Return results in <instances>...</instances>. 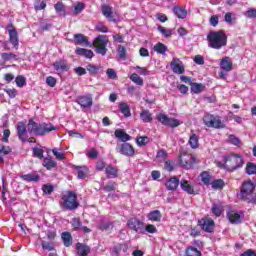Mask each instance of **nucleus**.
I'll list each match as a JSON object with an SVG mask.
<instances>
[{
    "mask_svg": "<svg viewBox=\"0 0 256 256\" xmlns=\"http://www.w3.org/2000/svg\"><path fill=\"white\" fill-rule=\"evenodd\" d=\"M193 163H195V158L192 155H184L180 158V164L185 169H191Z\"/></svg>",
    "mask_w": 256,
    "mask_h": 256,
    "instance_id": "nucleus-14",
    "label": "nucleus"
},
{
    "mask_svg": "<svg viewBox=\"0 0 256 256\" xmlns=\"http://www.w3.org/2000/svg\"><path fill=\"white\" fill-rule=\"evenodd\" d=\"M61 237L65 247H71L73 243V238L71 237V233L63 232Z\"/></svg>",
    "mask_w": 256,
    "mask_h": 256,
    "instance_id": "nucleus-30",
    "label": "nucleus"
},
{
    "mask_svg": "<svg viewBox=\"0 0 256 256\" xmlns=\"http://www.w3.org/2000/svg\"><path fill=\"white\" fill-rule=\"evenodd\" d=\"M211 185H212V189L217 191L225 187V181H223V179H217L212 181Z\"/></svg>",
    "mask_w": 256,
    "mask_h": 256,
    "instance_id": "nucleus-34",
    "label": "nucleus"
},
{
    "mask_svg": "<svg viewBox=\"0 0 256 256\" xmlns=\"http://www.w3.org/2000/svg\"><path fill=\"white\" fill-rule=\"evenodd\" d=\"M180 187L185 191V193H188V195H195V189L191 184H189V181L181 180Z\"/></svg>",
    "mask_w": 256,
    "mask_h": 256,
    "instance_id": "nucleus-23",
    "label": "nucleus"
},
{
    "mask_svg": "<svg viewBox=\"0 0 256 256\" xmlns=\"http://www.w3.org/2000/svg\"><path fill=\"white\" fill-rule=\"evenodd\" d=\"M246 173L247 175H256V164L248 162L246 165Z\"/></svg>",
    "mask_w": 256,
    "mask_h": 256,
    "instance_id": "nucleus-41",
    "label": "nucleus"
},
{
    "mask_svg": "<svg viewBox=\"0 0 256 256\" xmlns=\"http://www.w3.org/2000/svg\"><path fill=\"white\" fill-rule=\"evenodd\" d=\"M105 173L108 179H117V177H119V170L112 165L106 166Z\"/></svg>",
    "mask_w": 256,
    "mask_h": 256,
    "instance_id": "nucleus-19",
    "label": "nucleus"
},
{
    "mask_svg": "<svg viewBox=\"0 0 256 256\" xmlns=\"http://www.w3.org/2000/svg\"><path fill=\"white\" fill-rule=\"evenodd\" d=\"M96 31H98L99 33H109V29L107 28V26L103 25V23H98L96 25Z\"/></svg>",
    "mask_w": 256,
    "mask_h": 256,
    "instance_id": "nucleus-51",
    "label": "nucleus"
},
{
    "mask_svg": "<svg viewBox=\"0 0 256 256\" xmlns=\"http://www.w3.org/2000/svg\"><path fill=\"white\" fill-rule=\"evenodd\" d=\"M245 165L243 161V157L239 154H231L225 157L224 167L227 171H237V169H241Z\"/></svg>",
    "mask_w": 256,
    "mask_h": 256,
    "instance_id": "nucleus-3",
    "label": "nucleus"
},
{
    "mask_svg": "<svg viewBox=\"0 0 256 256\" xmlns=\"http://www.w3.org/2000/svg\"><path fill=\"white\" fill-rule=\"evenodd\" d=\"M98 229L100 231H110V229H113V226L109 222H102L99 224Z\"/></svg>",
    "mask_w": 256,
    "mask_h": 256,
    "instance_id": "nucleus-47",
    "label": "nucleus"
},
{
    "mask_svg": "<svg viewBox=\"0 0 256 256\" xmlns=\"http://www.w3.org/2000/svg\"><path fill=\"white\" fill-rule=\"evenodd\" d=\"M200 177L202 179V183H204V185H211V181H212V177L211 174H209V172H202L200 174Z\"/></svg>",
    "mask_w": 256,
    "mask_h": 256,
    "instance_id": "nucleus-35",
    "label": "nucleus"
},
{
    "mask_svg": "<svg viewBox=\"0 0 256 256\" xmlns=\"http://www.w3.org/2000/svg\"><path fill=\"white\" fill-rule=\"evenodd\" d=\"M102 15L108 19V21H111L112 23H116L117 19L113 17V7L109 5H103L102 6Z\"/></svg>",
    "mask_w": 256,
    "mask_h": 256,
    "instance_id": "nucleus-13",
    "label": "nucleus"
},
{
    "mask_svg": "<svg viewBox=\"0 0 256 256\" xmlns=\"http://www.w3.org/2000/svg\"><path fill=\"white\" fill-rule=\"evenodd\" d=\"M54 9L58 15H62V17H65V5H63V2H58L55 4Z\"/></svg>",
    "mask_w": 256,
    "mask_h": 256,
    "instance_id": "nucleus-39",
    "label": "nucleus"
},
{
    "mask_svg": "<svg viewBox=\"0 0 256 256\" xmlns=\"http://www.w3.org/2000/svg\"><path fill=\"white\" fill-rule=\"evenodd\" d=\"M116 139L122 141V143H127V141H131V136L125 132L123 129H117L114 132Z\"/></svg>",
    "mask_w": 256,
    "mask_h": 256,
    "instance_id": "nucleus-16",
    "label": "nucleus"
},
{
    "mask_svg": "<svg viewBox=\"0 0 256 256\" xmlns=\"http://www.w3.org/2000/svg\"><path fill=\"white\" fill-rule=\"evenodd\" d=\"M117 184L115 182H109L106 186H104V191L108 193L111 191H115Z\"/></svg>",
    "mask_w": 256,
    "mask_h": 256,
    "instance_id": "nucleus-53",
    "label": "nucleus"
},
{
    "mask_svg": "<svg viewBox=\"0 0 256 256\" xmlns=\"http://www.w3.org/2000/svg\"><path fill=\"white\" fill-rule=\"evenodd\" d=\"M53 65L56 71H69V66L64 60L57 61Z\"/></svg>",
    "mask_w": 256,
    "mask_h": 256,
    "instance_id": "nucleus-29",
    "label": "nucleus"
},
{
    "mask_svg": "<svg viewBox=\"0 0 256 256\" xmlns=\"http://www.w3.org/2000/svg\"><path fill=\"white\" fill-rule=\"evenodd\" d=\"M212 213L214 215H216V217H220L221 213H223V211L221 210V208L217 204H214L213 207H212Z\"/></svg>",
    "mask_w": 256,
    "mask_h": 256,
    "instance_id": "nucleus-60",
    "label": "nucleus"
},
{
    "mask_svg": "<svg viewBox=\"0 0 256 256\" xmlns=\"http://www.w3.org/2000/svg\"><path fill=\"white\" fill-rule=\"evenodd\" d=\"M1 58L4 61H11L12 59H17V55L13 53H1Z\"/></svg>",
    "mask_w": 256,
    "mask_h": 256,
    "instance_id": "nucleus-50",
    "label": "nucleus"
},
{
    "mask_svg": "<svg viewBox=\"0 0 256 256\" xmlns=\"http://www.w3.org/2000/svg\"><path fill=\"white\" fill-rule=\"evenodd\" d=\"M20 177L23 179V181H27L28 183L29 182H37V181H39V179H41L39 174H37L35 172L29 173V174H24V175H21Z\"/></svg>",
    "mask_w": 256,
    "mask_h": 256,
    "instance_id": "nucleus-25",
    "label": "nucleus"
},
{
    "mask_svg": "<svg viewBox=\"0 0 256 256\" xmlns=\"http://www.w3.org/2000/svg\"><path fill=\"white\" fill-rule=\"evenodd\" d=\"M147 141H149V137L140 136L137 138L136 143L139 147H143V146L147 145Z\"/></svg>",
    "mask_w": 256,
    "mask_h": 256,
    "instance_id": "nucleus-48",
    "label": "nucleus"
},
{
    "mask_svg": "<svg viewBox=\"0 0 256 256\" xmlns=\"http://www.w3.org/2000/svg\"><path fill=\"white\" fill-rule=\"evenodd\" d=\"M165 186L168 191H175V189L179 187V178L177 177L170 178L169 180H167Z\"/></svg>",
    "mask_w": 256,
    "mask_h": 256,
    "instance_id": "nucleus-22",
    "label": "nucleus"
},
{
    "mask_svg": "<svg viewBox=\"0 0 256 256\" xmlns=\"http://www.w3.org/2000/svg\"><path fill=\"white\" fill-rule=\"evenodd\" d=\"M158 31L164 35V37H171L173 35V32L163 26H158Z\"/></svg>",
    "mask_w": 256,
    "mask_h": 256,
    "instance_id": "nucleus-49",
    "label": "nucleus"
},
{
    "mask_svg": "<svg viewBox=\"0 0 256 256\" xmlns=\"http://www.w3.org/2000/svg\"><path fill=\"white\" fill-rule=\"evenodd\" d=\"M81 219L79 218H73L72 219V227L73 229L77 230V229H81Z\"/></svg>",
    "mask_w": 256,
    "mask_h": 256,
    "instance_id": "nucleus-55",
    "label": "nucleus"
},
{
    "mask_svg": "<svg viewBox=\"0 0 256 256\" xmlns=\"http://www.w3.org/2000/svg\"><path fill=\"white\" fill-rule=\"evenodd\" d=\"M254 191H255V184L251 180L244 182L242 185L241 193H240V199H242L243 201H249Z\"/></svg>",
    "mask_w": 256,
    "mask_h": 256,
    "instance_id": "nucleus-7",
    "label": "nucleus"
},
{
    "mask_svg": "<svg viewBox=\"0 0 256 256\" xmlns=\"http://www.w3.org/2000/svg\"><path fill=\"white\" fill-rule=\"evenodd\" d=\"M42 191H43V193H45V195H51V193H53V185L45 184L42 187Z\"/></svg>",
    "mask_w": 256,
    "mask_h": 256,
    "instance_id": "nucleus-52",
    "label": "nucleus"
},
{
    "mask_svg": "<svg viewBox=\"0 0 256 256\" xmlns=\"http://www.w3.org/2000/svg\"><path fill=\"white\" fill-rule=\"evenodd\" d=\"M189 145L191 149H197L199 147V138L195 134L190 136Z\"/></svg>",
    "mask_w": 256,
    "mask_h": 256,
    "instance_id": "nucleus-37",
    "label": "nucleus"
},
{
    "mask_svg": "<svg viewBox=\"0 0 256 256\" xmlns=\"http://www.w3.org/2000/svg\"><path fill=\"white\" fill-rule=\"evenodd\" d=\"M170 67L173 73H176L177 75H183V73H185V67H183V62L180 61L179 58H173Z\"/></svg>",
    "mask_w": 256,
    "mask_h": 256,
    "instance_id": "nucleus-10",
    "label": "nucleus"
},
{
    "mask_svg": "<svg viewBox=\"0 0 256 256\" xmlns=\"http://www.w3.org/2000/svg\"><path fill=\"white\" fill-rule=\"evenodd\" d=\"M45 7H47V3H45V1H41V0L35 1L34 9H36V11H41L45 9Z\"/></svg>",
    "mask_w": 256,
    "mask_h": 256,
    "instance_id": "nucleus-44",
    "label": "nucleus"
},
{
    "mask_svg": "<svg viewBox=\"0 0 256 256\" xmlns=\"http://www.w3.org/2000/svg\"><path fill=\"white\" fill-rule=\"evenodd\" d=\"M43 165L46 167V169H48V171H51V169L57 167V162L51 158H45Z\"/></svg>",
    "mask_w": 256,
    "mask_h": 256,
    "instance_id": "nucleus-33",
    "label": "nucleus"
},
{
    "mask_svg": "<svg viewBox=\"0 0 256 256\" xmlns=\"http://www.w3.org/2000/svg\"><path fill=\"white\" fill-rule=\"evenodd\" d=\"M116 151L121 153V155H125L126 157H133L135 155V148L127 142L123 144H117Z\"/></svg>",
    "mask_w": 256,
    "mask_h": 256,
    "instance_id": "nucleus-9",
    "label": "nucleus"
},
{
    "mask_svg": "<svg viewBox=\"0 0 256 256\" xmlns=\"http://www.w3.org/2000/svg\"><path fill=\"white\" fill-rule=\"evenodd\" d=\"M203 121L206 127H212L213 129H225V124H223L219 116L206 114Z\"/></svg>",
    "mask_w": 256,
    "mask_h": 256,
    "instance_id": "nucleus-6",
    "label": "nucleus"
},
{
    "mask_svg": "<svg viewBox=\"0 0 256 256\" xmlns=\"http://www.w3.org/2000/svg\"><path fill=\"white\" fill-rule=\"evenodd\" d=\"M77 103L79 106L87 109L93 106V98L91 96H81L77 99Z\"/></svg>",
    "mask_w": 256,
    "mask_h": 256,
    "instance_id": "nucleus-15",
    "label": "nucleus"
},
{
    "mask_svg": "<svg viewBox=\"0 0 256 256\" xmlns=\"http://www.w3.org/2000/svg\"><path fill=\"white\" fill-rule=\"evenodd\" d=\"M161 217H162V215H161V211H159V210H154V211H152V212H150L149 214H148V219L150 220V221H155V222H159V221H161Z\"/></svg>",
    "mask_w": 256,
    "mask_h": 256,
    "instance_id": "nucleus-31",
    "label": "nucleus"
},
{
    "mask_svg": "<svg viewBox=\"0 0 256 256\" xmlns=\"http://www.w3.org/2000/svg\"><path fill=\"white\" fill-rule=\"evenodd\" d=\"M127 226L129 227V229H132V231H139V229H141L143 227V222H141L140 220L136 219V218H131L128 220L127 222Z\"/></svg>",
    "mask_w": 256,
    "mask_h": 256,
    "instance_id": "nucleus-17",
    "label": "nucleus"
},
{
    "mask_svg": "<svg viewBox=\"0 0 256 256\" xmlns=\"http://www.w3.org/2000/svg\"><path fill=\"white\" fill-rule=\"evenodd\" d=\"M207 39L209 47L212 49H221V47H225V45H227V35H225L223 30L210 32Z\"/></svg>",
    "mask_w": 256,
    "mask_h": 256,
    "instance_id": "nucleus-2",
    "label": "nucleus"
},
{
    "mask_svg": "<svg viewBox=\"0 0 256 256\" xmlns=\"http://www.w3.org/2000/svg\"><path fill=\"white\" fill-rule=\"evenodd\" d=\"M8 33H9L10 43L13 45V47H15V49H18L19 35L17 34V30L13 25L8 26Z\"/></svg>",
    "mask_w": 256,
    "mask_h": 256,
    "instance_id": "nucleus-12",
    "label": "nucleus"
},
{
    "mask_svg": "<svg viewBox=\"0 0 256 256\" xmlns=\"http://www.w3.org/2000/svg\"><path fill=\"white\" fill-rule=\"evenodd\" d=\"M99 69H101V66L88 64L86 66V70L89 72L90 75H97L99 73Z\"/></svg>",
    "mask_w": 256,
    "mask_h": 256,
    "instance_id": "nucleus-38",
    "label": "nucleus"
},
{
    "mask_svg": "<svg viewBox=\"0 0 256 256\" xmlns=\"http://www.w3.org/2000/svg\"><path fill=\"white\" fill-rule=\"evenodd\" d=\"M220 67L223 71H233V61L229 57H224L220 62Z\"/></svg>",
    "mask_w": 256,
    "mask_h": 256,
    "instance_id": "nucleus-18",
    "label": "nucleus"
},
{
    "mask_svg": "<svg viewBox=\"0 0 256 256\" xmlns=\"http://www.w3.org/2000/svg\"><path fill=\"white\" fill-rule=\"evenodd\" d=\"M74 72L76 73V75H79V77L87 75V70L83 67L74 68Z\"/></svg>",
    "mask_w": 256,
    "mask_h": 256,
    "instance_id": "nucleus-62",
    "label": "nucleus"
},
{
    "mask_svg": "<svg viewBox=\"0 0 256 256\" xmlns=\"http://www.w3.org/2000/svg\"><path fill=\"white\" fill-rule=\"evenodd\" d=\"M156 119L161 123L162 125H165L166 127H179L181 125V121L175 118H170L166 114H158L156 116Z\"/></svg>",
    "mask_w": 256,
    "mask_h": 256,
    "instance_id": "nucleus-8",
    "label": "nucleus"
},
{
    "mask_svg": "<svg viewBox=\"0 0 256 256\" xmlns=\"http://www.w3.org/2000/svg\"><path fill=\"white\" fill-rule=\"evenodd\" d=\"M140 119L143 123H151V121H153V115L149 110H142L140 113Z\"/></svg>",
    "mask_w": 256,
    "mask_h": 256,
    "instance_id": "nucleus-26",
    "label": "nucleus"
},
{
    "mask_svg": "<svg viewBox=\"0 0 256 256\" xmlns=\"http://www.w3.org/2000/svg\"><path fill=\"white\" fill-rule=\"evenodd\" d=\"M74 39L76 45H85L86 47H93V44L87 41V38L83 34H75Z\"/></svg>",
    "mask_w": 256,
    "mask_h": 256,
    "instance_id": "nucleus-20",
    "label": "nucleus"
},
{
    "mask_svg": "<svg viewBox=\"0 0 256 256\" xmlns=\"http://www.w3.org/2000/svg\"><path fill=\"white\" fill-rule=\"evenodd\" d=\"M27 131L30 135L43 136L47 135V133H51V131H57V127L53 126L51 123L39 124L33 119L29 120L27 126H25V123L19 122L17 125V135L23 143H27Z\"/></svg>",
    "mask_w": 256,
    "mask_h": 256,
    "instance_id": "nucleus-1",
    "label": "nucleus"
},
{
    "mask_svg": "<svg viewBox=\"0 0 256 256\" xmlns=\"http://www.w3.org/2000/svg\"><path fill=\"white\" fill-rule=\"evenodd\" d=\"M154 50L157 53H160V55H164V53L167 52V46H165L163 43H158L154 46Z\"/></svg>",
    "mask_w": 256,
    "mask_h": 256,
    "instance_id": "nucleus-42",
    "label": "nucleus"
},
{
    "mask_svg": "<svg viewBox=\"0 0 256 256\" xmlns=\"http://www.w3.org/2000/svg\"><path fill=\"white\" fill-rule=\"evenodd\" d=\"M245 15H246V17H249L250 19L253 17H256V10L250 9V10L246 11Z\"/></svg>",
    "mask_w": 256,
    "mask_h": 256,
    "instance_id": "nucleus-64",
    "label": "nucleus"
},
{
    "mask_svg": "<svg viewBox=\"0 0 256 256\" xmlns=\"http://www.w3.org/2000/svg\"><path fill=\"white\" fill-rule=\"evenodd\" d=\"M33 155H34V157H37L38 159H43V149L34 148L33 149Z\"/></svg>",
    "mask_w": 256,
    "mask_h": 256,
    "instance_id": "nucleus-59",
    "label": "nucleus"
},
{
    "mask_svg": "<svg viewBox=\"0 0 256 256\" xmlns=\"http://www.w3.org/2000/svg\"><path fill=\"white\" fill-rule=\"evenodd\" d=\"M52 153L56 157V159H58V161H63V159H65V154L57 151V148H54L52 150Z\"/></svg>",
    "mask_w": 256,
    "mask_h": 256,
    "instance_id": "nucleus-54",
    "label": "nucleus"
},
{
    "mask_svg": "<svg viewBox=\"0 0 256 256\" xmlns=\"http://www.w3.org/2000/svg\"><path fill=\"white\" fill-rule=\"evenodd\" d=\"M62 207L68 211H73L79 207V202H77V194L74 192H67L62 196Z\"/></svg>",
    "mask_w": 256,
    "mask_h": 256,
    "instance_id": "nucleus-4",
    "label": "nucleus"
},
{
    "mask_svg": "<svg viewBox=\"0 0 256 256\" xmlns=\"http://www.w3.org/2000/svg\"><path fill=\"white\" fill-rule=\"evenodd\" d=\"M16 85H17V87H24L25 86V83H26V81H25V77H23V76H18V77H16Z\"/></svg>",
    "mask_w": 256,
    "mask_h": 256,
    "instance_id": "nucleus-61",
    "label": "nucleus"
},
{
    "mask_svg": "<svg viewBox=\"0 0 256 256\" xmlns=\"http://www.w3.org/2000/svg\"><path fill=\"white\" fill-rule=\"evenodd\" d=\"M173 11L174 14L178 17V19H185V17H187V10L179 6H175Z\"/></svg>",
    "mask_w": 256,
    "mask_h": 256,
    "instance_id": "nucleus-32",
    "label": "nucleus"
},
{
    "mask_svg": "<svg viewBox=\"0 0 256 256\" xmlns=\"http://www.w3.org/2000/svg\"><path fill=\"white\" fill-rule=\"evenodd\" d=\"M204 89H205V86H203V84H199V83L191 84L192 93L199 94V93L203 92Z\"/></svg>",
    "mask_w": 256,
    "mask_h": 256,
    "instance_id": "nucleus-36",
    "label": "nucleus"
},
{
    "mask_svg": "<svg viewBox=\"0 0 256 256\" xmlns=\"http://www.w3.org/2000/svg\"><path fill=\"white\" fill-rule=\"evenodd\" d=\"M227 217H228L230 223H235V224L241 223V214L237 213L236 211L230 210L227 213Z\"/></svg>",
    "mask_w": 256,
    "mask_h": 256,
    "instance_id": "nucleus-24",
    "label": "nucleus"
},
{
    "mask_svg": "<svg viewBox=\"0 0 256 256\" xmlns=\"http://www.w3.org/2000/svg\"><path fill=\"white\" fill-rule=\"evenodd\" d=\"M85 175H87V167H79L78 179H85Z\"/></svg>",
    "mask_w": 256,
    "mask_h": 256,
    "instance_id": "nucleus-57",
    "label": "nucleus"
},
{
    "mask_svg": "<svg viewBox=\"0 0 256 256\" xmlns=\"http://www.w3.org/2000/svg\"><path fill=\"white\" fill-rule=\"evenodd\" d=\"M106 74L109 79H117V73L115 72L114 69H111V68L107 69Z\"/></svg>",
    "mask_w": 256,
    "mask_h": 256,
    "instance_id": "nucleus-63",
    "label": "nucleus"
},
{
    "mask_svg": "<svg viewBox=\"0 0 256 256\" xmlns=\"http://www.w3.org/2000/svg\"><path fill=\"white\" fill-rule=\"evenodd\" d=\"M41 245H42V249H45L46 251H53L55 249L53 244L46 241H42Z\"/></svg>",
    "mask_w": 256,
    "mask_h": 256,
    "instance_id": "nucleus-56",
    "label": "nucleus"
},
{
    "mask_svg": "<svg viewBox=\"0 0 256 256\" xmlns=\"http://www.w3.org/2000/svg\"><path fill=\"white\" fill-rule=\"evenodd\" d=\"M130 79L133 83H135L136 85H139L140 87H143V78H141L139 76V74L137 73H133L131 76H130Z\"/></svg>",
    "mask_w": 256,
    "mask_h": 256,
    "instance_id": "nucleus-40",
    "label": "nucleus"
},
{
    "mask_svg": "<svg viewBox=\"0 0 256 256\" xmlns=\"http://www.w3.org/2000/svg\"><path fill=\"white\" fill-rule=\"evenodd\" d=\"M76 54L81 55L83 57H87V59H93V50H88L85 48H78L76 49Z\"/></svg>",
    "mask_w": 256,
    "mask_h": 256,
    "instance_id": "nucleus-27",
    "label": "nucleus"
},
{
    "mask_svg": "<svg viewBox=\"0 0 256 256\" xmlns=\"http://www.w3.org/2000/svg\"><path fill=\"white\" fill-rule=\"evenodd\" d=\"M99 55H107V45H109V38L105 35H99L94 39L92 44Z\"/></svg>",
    "mask_w": 256,
    "mask_h": 256,
    "instance_id": "nucleus-5",
    "label": "nucleus"
},
{
    "mask_svg": "<svg viewBox=\"0 0 256 256\" xmlns=\"http://www.w3.org/2000/svg\"><path fill=\"white\" fill-rule=\"evenodd\" d=\"M11 151V149L7 146H2L0 147V162L1 163H4V159H3V156L1 155H9V152Z\"/></svg>",
    "mask_w": 256,
    "mask_h": 256,
    "instance_id": "nucleus-46",
    "label": "nucleus"
},
{
    "mask_svg": "<svg viewBox=\"0 0 256 256\" xmlns=\"http://www.w3.org/2000/svg\"><path fill=\"white\" fill-rule=\"evenodd\" d=\"M119 109L124 117H131V107H129V104L122 102L119 104Z\"/></svg>",
    "mask_w": 256,
    "mask_h": 256,
    "instance_id": "nucleus-28",
    "label": "nucleus"
},
{
    "mask_svg": "<svg viewBox=\"0 0 256 256\" xmlns=\"http://www.w3.org/2000/svg\"><path fill=\"white\" fill-rule=\"evenodd\" d=\"M199 225L206 233H213L215 229V221L211 218L201 219Z\"/></svg>",
    "mask_w": 256,
    "mask_h": 256,
    "instance_id": "nucleus-11",
    "label": "nucleus"
},
{
    "mask_svg": "<svg viewBox=\"0 0 256 256\" xmlns=\"http://www.w3.org/2000/svg\"><path fill=\"white\" fill-rule=\"evenodd\" d=\"M46 84L49 87H55V85H57V79H55L52 76H49V77L46 78Z\"/></svg>",
    "mask_w": 256,
    "mask_h": 256,
    "instance_id": "nucleus-58",
    "label": "nucleus"
},
{
    "mask_svg": "<svg viewBox=\"0 0 256 256\" xmlns=\"http://www.w3.org/2000/svg\"><path fill=\"white\" fill-rule=\"evenodd\" d=\"M187 256H201V252L197 248L190 247L186 250Z\"/></svg>",
    "mask_w": 256,
    "mask_h": 256,
    "instance_id": "nucleus-45",
    "label": "nucleus"
},
{
    "mask_svg": "<svg viewBox=\"0 0 256 256\" xmlns=\"http://www.w3.org/2000/svg\"><path fill=\"white\" fill-rule=\"evenodd\" d=\"M118 57L123 60L127 59V49H125V46H118Z\"/></svg>",
    "mask_w": 256,
    "mask_h": 256,
    "instance_id": "nucleus-43",
    "label": "nucleus"
},
{
    "mask_svg": "<svg viewBox=\"0 0 256 256\" xmlns=\"http://www.w3.org/2000/svg\"><path fill=\"white\" fill-rule=\"evenodd\" d=\"M76 249H77L78 255L80 256H88L89 253H91V248H89V246L82 243H77Z\"/></svg>",
    "mask_w": 256,
    "mask_h": 256,
    "instance_id": "nucleus-21",
    "label": "nucleus"
}]
</instances>
